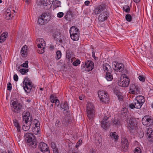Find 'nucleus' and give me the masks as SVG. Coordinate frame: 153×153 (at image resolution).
Here are the masks:
<instances>
[{
	"instance_id": "31",
	"label": "nucleus",
	"mask_w": 153,
	"mask_h": 153,
	"mask_svg": "<svg viewBox=\"0 0 153 153\" xmlns=\"http://www.w3.org/2000/svg\"><path fill=\"white\" fill-rule=\"evenodd\" d=\"M41 17L43 18V19L46 23L49 20L50 17L47 13H43L41 16Z\"/></svg>"
},
{
	"instance_id": "24",
	"label": "nucleus",
	"mask_w": 153,
	"mask_h": 153,
	"mask_svg": "<svg viewBox=\"0 0 153 153\" xmlns=\"http://www.w3.org/2000/svg\"><path fill=\"white\" fill-rule=\"evenodd\" d=\"M13 123L14 126L17 129V131L19 133L20 131L21 127L19 125V123L16 119H14L13 120Z\"/></svg>"
},
{
	"instance_id": "17",
	"label": "nucleus",
	"mask_w": 153,
	"mask_h": 153,
	"mask_svg": "<svg viewBox=\"0 0 153 153\" xmlns=\"http://www.w3.org/2000/svg\"><path fill=\"white\" fill-rule=\"evenodd\" d=\"M122 147L124 151H126L128 147V142L127 140L125 138H123L122 139Z\"/></svg>"
},
{
	"instance_id": "14",
	"label": "nucleus",
	"mask_w": 153,
	"mask_h": 153,
	"mask_svg": "<svg viewBox=\"0 0 153 153\" xmlns=\"http://www.w3.org/2000/svg\"><path fill=\"white\" fill-rule=\"evenodd\" d=\"M38 147L40 150L43 152H46L47 153H50L49 148L45 143L41 142L39 145Z\"/></svg>"
},
{
	"instance_id": "53",
	"label": "nucleus",
	"mask_w": 153,
	"mask_h": 153,
	"mask_svg": "<svg viewBox=\"0 0 153 153\" xmlns=\"http://www.w3.org/2000/svg\"><path fill=\"white\" fill-rule=\"evenodd\" d=\"M80 63V61L79 59H76V60L73 62V65L74 66H77Z\"/></svg>"
},
{
	"instance_id": "60",
	"label": "nucleus",
	"mask_w": 153,
	"mask_h": 153,
	"mask_svg": "<svg viewBox=\"0 0 153 153\" xmlns=\"http://www.w3.org/2000/svg\"><path fill=\"white\" fill-rule=\"evenodd\" d=\"M55 103V105L58 106L59 105L60 103L58 99H55V101L54 102Z\"/></svg>"
},
{
	"instance_id": "12",
	"label": "nucleus",
	"mask_w": 153,
	"mask_h": 153,
	"mask_svg": "<svg viewBox=\"0 0 153 153\" xmlns=\"http://www.w3.org/2000/svg\"><path fill=\"white\" fill-rule=\"evenodd\" d=\"M33 135L30 133H27L25 134L24 138L25 141L27 142L30 143V145H32L33 143Z\"/></svg>"
},
{
	"instance_id": "56",
	"label": "nucleus",
	"mask_w": 153,
	"mask_h": 153,
	"mask_svg": "<svg viewBox=\"0 0 153 153\" xmlns=\"http://www.w3.org/2000/svg\"><path fill=\"white\" fill-rule=\"evenodd\" d=\"M64 15V13L62 12H60L57 14V16L59 18H61L63 17Z\"/></svg>"
},
{
	"instance_id": "7",
	"label": "nucleus",
	"mask_w": 153,
	"mask_h": 153,
	"mask_svg": "<svg viewBox=\"0 0 153 153\" xmlns=\"http://www.w3.org/2000/svg\"><path fill=\"white\" fill-rule=\"evenodd\" d=\"M129 93L131 94L136 95L139 94L140 93L139 86L135 84L130 85Z\"/></svg>"
},
{
	"instance_id": "9",
	"label": "nucleus",
	"mask_w": 153,
	"mask_h": 153,
	"mask_svg": "<svg viewBox=\"0 0 153 153\" xmlns=\"http://www.w3.org/2000/svg\"><path fill=\"white\" fill-rule=\"evenodd\" d=\"M12 105L14 108L13 111L16 113H18L22 108V105L21 103L15 101H13L12 103Z\"/></svg>"
},
{
	"instance_id": "28",
	"label": "nucleus",
	"mask_w": 153,
	"mask_h": 153,
	"mask_svg": "<svg viewBox=\"0 0 153 153\" xmlns=\"http://www.w3.org/2000/svg\"><path fill=\"white\" fill-rule=\"evenodd\" d=\"M111 124L114 126L118 127L120 124V122L119 120L115 119L112 120Z\"/></svg>"
},
{
	"instance_id": "32",
	"label": "nucleus",
	"mask_w": 153,
	"mask_h": 153,
	"mask_svg": "<svg viewBox=\"0 0 153 153\" xmlns=\"http://www.w3.org/2000/svg\"><path fill=\"white\" fill-rule=\"evenodd\" d=\"M23 120H25V123H30V124H31V123L32 122L33 118L32 116L31 115L27 118L26 117L23 119Z\"/></svg>"
},
{
	"instance_id": "5",
	"label": "nucleus",
	"mask_w": 153,
	"mask_h": 153,
	"mask_svg": "<svg viewBox=\"0 0 153 153\" xmlns=\"http://www.w3.org/2000/svg\"><path fill=\"white\" fill-rule=\"evenodd\" d=\"M98 94L102 103H106L109 101L108 96L106 92L103 91H99L98 92Z\"/></svg>"
},
{
	"instance_id": "43",
	"label": "nucleus",
	"mask_w": 153,
	"mask_h": 153,
	"mask_svg": "<svg viewBox=\"0 0 153 153\" xmlns=\"http://www.w3.org/2000/svg\"><path fill=\"white\" fill-rule=\"evenodd\" d=\"M62 53L60 51H58L56 52V58L57 59H59L61 57Z\"/></svg>"
},
{
	"instance_id": "62",
	"label": "nucleus",
	"mask_w": 153,
	"mask_h": 153,
	"mask_svg": "<svg viewBox=\"0 0 153 153\" xmlns=\"http://www.w3.org/2000/svg\"><path fill=\"white\" fill-rule=\"evenodd\" d=\"M50 100L51 102L52 103H54L55 99H54V96L53 95H51L50 97Z\"/></svg>"
},
{
	"instance_id": "26",
	"label": "nucleus",
	"mask_w": 153,
	"mask_h": 153,
	"mask_svg": "<svg viewBox=\"0 0 153 153\" xmlns=\"http://www.w3.org/2000/svg\"><path fill=\"white\" fill-rule=\"evenodd\" d=\"M78 33H79V29L76 28L74 26L72 27L70 30V34H76Z\"/></svg>"
},
{
	"instance_id": "1",
	"label": "nucleus",
	"mask_w": 153,
	"mask_h": 153,
	"mask_svg": "<svg viewBox=\"0 0 153 153\" xmlns=\"http://www.w3.org/2000/svg\"><path fill=\"white\" fill-rule=\"evenodd\" d=\"M135 119L131 117H128L126 120L128 128L130 132L134 133L136 131L137 123Z\"/></svg>"
},
{
	"instance_id": "13",
	"label": "nucleus",
	"mask_w": 153,
	"mask_h": 153,
	"mask_svg": "<svg viewBox=\"0 0 153 153\" xmlns=\"http://www.w3.org/2000/svg\"><path fill=\"white\" fill-rule=\"evenodd\" d=\"M108 16V13L106 10H105L99 15L98 19L100 22H103L106 20Z\"/></svg>"
},
{
	"instance_id": "6",
	"label": "nucleus",
	"mask_w": 153,
	"mask_h": 153,
	"mask_svg": "<svg viewBox=\"0 0 153 153\" xmlns=\"http://www.w3.org/2000/svg\"><path fill=\"white\" fill-rule=\"evenodd\" d=\"M142 121L143 125L149 126H150L152 123L153 119L151 116L149 115H146L142 118Z\"/></svg>"
},
{
	"instance_id": "16",
	"label": "nucleus",
	"mask_w": 153,
	"mask_h": 153,
	"mask_svg": "<svg viewBox=\"0 0 153 153\" xmlns=\"http://www.w3.org/2000/svg\"><path fill=\"white\" fill-rule=\"evenodd\" d=\"M108 119V118L107 117L105 116L103 120L101 121V127L105 130L107 129L110 126V123Z\"/></svg>"
},
{
	"instance_id": "25",
	"label": "nucleus",
	"mask_w": 153,
	"mask_h": 153,
	"mask_svg": "<svg viewBox=\"0 0 153 153\" xmlns=\"http://www.w3.org/2000/svg\"><path fill=\"white\" fill-rule=\"evenodd\" d=\"M27 47L25 45L23 46L21 50V53L23 57H25L26 55L27 52Z\"/></svg>"
},
{
	"instance_id": "51",
	"label": "nucleus",
	"mask_w": 153,
	"mask_h": 153,
	"mask_svg": "<svg viewBox=\"0 0 153 153\" xmlns=\"http://www.w3.org/2000/svg\"><path fill=\"white\" fill-rule=\"evenodd\" d=\"M28 61L26 60L25 61V62L21 65L22 67L24 68H27L28 67Z\"/></svg>"
},
{
	"instance_id": "42",
	"label": "nucleus",
	"mask_w": 153,
	"mask_h": 153,
	"mask_svg": "<svg viewBox=\"0 0 153 153\" xmlns=\"http://www.w3.org/2000/svg\"><path fill=\"white\" fill-rule=\"evenodd\" d=\"M38 22L39 24L41 25H45L46 23L43 19V18H42L41 16L40 18L39 19Z\"/></svg>"
},
{
	"instance_id": "41",
	"label": "nucleus",
	"mask_w": 153,
	"mask_h": 153,
	"mask_svg": "<svg viewBox=\"0 0 153 153\" xmlns=\"http://www.w3.org/2000/svg\"><path fill=\"white\" fill-rule=\"evenodd\" d=\"M22 115L23 119L26 117L27 118L28 117L31 115L30 114V113L29 112L26 111L24 112L23 113Z\"/></svg>"
},
{
	"instance_id": "3",
	"label": "nucleus",
	"mask_w": 153,
	"mask_h": 153,
	"mask_svg": "<svg viewBox=\"0 0 153 153\" xmlns=\"http://www.w3.org/2000/svg\"><path fill=\"white\" fill-rule=\"evenodd\" d=\"M32 86L31 80L27 77H25L23 81V88L25 91L27 93H29Z\"/></svg>"
},
{
	"instance_id": "22",
	"label": "nucleus",
	"mask_w": 153,
	"mask_h": 153,
	"mask_svg": "<svg viewBox=\"0 0 153 153\" xmlns=\"http://www.w3.org/2000/svg\"><path fill=\"white\" fill-rule=\"evenodd\" d=\"M8 33L7 32H5L2 33L0 36V43H2L6 39L8 36Z\"/></svg>"
},
{
	"instance_id": "21",
	"label": "nucleus",
	"mask_w": 153,
	"mask_h": 153,
	"mask_svg": "<svg viewBox=\"0 0 153 153\" xmlns=\"http://www.w3.org/2000/svg\"><path fill=\"white\" fill-rule=\"evenodd\" d=\"M103 68L105 72L112 71L111 66L107 63L104 64L103 66Z\"/></svg>"
},
{
	"instance_id": "44",
	"label": "nucleus",
	"mask_w": 153,
	"mask_h": 153,
	"mask_svg": "<svg viewBox=\"0 0 153 153\" xmlns=\"http://www.w3.org/2000/svg\"><path fill=\"white\" fill-rule=\"evenodd\" d=\"M28 71V69L27 68H22L19 70L20 72L22 74H24Z\"/></svg>"
},
{
	"instance_id": "63",
	"label": "nucleus",
	"mask_w": 153,
	"mask_h": 153,
	"mask_svg": "<svg viewBox=\"0 0 153 153\" xmlns=\"http://www.w3.org/2000/svg\"><path fill=\"white\" fill-rule=\"evenodd\" d=\"M118 100L120 101H122V100L123 97L121 95V94L117 96Z\"/></svg>"
},
{
	"instance_id": "38",
	"label": "nucleus",
	"mask_w": 153,
	"mask_h": 153,
	"mask_svg": "<svg viewBox=\"0 0 153 153\" xmlns=\"http://www.w3.org/2000/svg\"><path fill=\"white\" fill-rule=\"evenodd\" d=\"M146 136H149L150 134H152V133H153L152 129L150 128H148L146 131Z\"/></svg>"
},
{
	"instance_id": "54",
	"label": "nucleus",
	"mask_w": 153,
	"mask_h": 153,
	"mask_svg": "<svg viewBox=\"0 0 153 153\" xmlns=\"http://www.w3.org/2000/svg\"><path fill=\"white\" fill-rule=\"evenodd\" d=\"M82 143V141L81 140H79L78 141L76 145V147L78 148L79 146L81 145Z\"/></svg>"
},
{
	"instance_id": "55",
	"label": "nucleus",
	"mask_w": 153,
	"mask_h": 153,
	"mask_svg": "<svg viewBox=\"0 0 153 153\" xmlns=\"http://www.w3.org/2000/svg\"><path fill=\"white\" fill-rule=\"evenodd\" d=\"M149 141H153V133H152V134H150L149 136H147Z\"/></svg>"
},
{
	"instance_id": "57",
	"label": "nucleus",
	"mask_w": 153,
	"mask_h": 153,
	"mask_svg": "<svg viewBox=\"0 0 153 153\" xmlns=\"http://www.w3.org/2000/svg\"><path fill=\"white\" fill-rule=\"evenodd\" d=\"M7 89L8 90L10 91L12 89L11 84L9 82L7 84Z\"/></svg>"
},
{
	"instance_id": "33",
	"label": "nucleus",
	"mask_w": 153,
	"mask_h": 153,
	"mask_svg": "<svg viewBox=\"0 0 153 153\" xmlns=\"http://www.w3.org/2000/svg\"><path fill=\"white\" fill-rule=\"evenodd\" d=\"M53 6L55 8L61 7V2L60 1L55 0L53 1Z\"/></svg>"
},
{
	"instance_id": "34",
	"label": "nucleus",
	"mask_w": 153,
	"mask_h": 153,
	"mask_svg": "<svg viewBox=\"0 0 153 153\" xmlns=\"http://www.w3.org/2000/svg\"><path fill=\"white\" fill-rule=\"evenodd\" d=\"M128 113V109L126 107H123L121 111V114L123 116L126 117Z\"/></svg>"
},
{
	"instance_id": "46",
	"label": "nucleus",
	"mask_w": 153,
	"mask_h": 153,
	"mask_svg": "<svg viewBox=\"0 0 153 153\" xmlns=\"http://www.w3.org/2000/svg\"><path fill=\"white\" fill-rule=\"evenodd\" d=\"M123 10L126 12L127 13L129 12L130 11V8L127 5H125L123 6Z\"/></svg>"
},
{
	"instance_id": "30",
	"label": "nucleus",
	"mask_w": 153,
	"mask_h": 153,
	"mask_svg": "<svg viewBox=\"0 0 153 153\" xmlns=\"http://www.w3.org/2000/svg\"><path fill=\"white\" fill-rule=\"evenodd\" d=\"M31 125L30 123H25L22 127V129L25 131L28 130L30 129Z\"/></svg>"
},
{
	"instance_id": "11",
	"label": "nucleus",
	"mask_w": 153,
	"mask_h": 153,
	"mask_svg": "<svg viewBox=\"0 0 153 153\" xmlns=\"http://www.w3.org/2000/svg\"><path fill=\"white\" fill-rule=\"evenodd\" d=\"M105 5L102 4L96 7L94 10V13L96 15L100 14L103 11L105 10Z\"/></svg>"
},
{
	"instance_id": "23",
	"label": "nucleus",
	"mask_w": 153,
	"mask_h": 153,
	"mask_svg": "<svg viewBox=\"0 0 153 153\" xmlns=\"http://www.w3.org/2000/svg\"><path fill=\"white\" fill-rule=\"evenodd\" d=\"M112 71L106 72L105 78L108 81H111L113 79Z\"/></svg>"
},
{
	"instance_id": "27",
	"label": "nucleus",
	"mask_w": 153,
	"mask_h": 153,
	"mask_svg": "<svg viewBox=\"0 0 153 153\" xmlns=\"http://www.w3.org/2000/svg\"><path fill=\"white\" fill-rule=\"evenodd\" d=\"M135 100L140 102L141 104L143 105L145 102V100L143 96H138L136 97Z\"/></svg>"
},
{
	"instance_id": "47",
	"label": "nucleus",
	"mask_w": 153,
	"mask_h": 153,
	"mask_svg": "<svg viewBox=\"0 0 153 153\" xmlns=\"http://www.w3.org/2000/svg\"><path fill=\"white\" fill-rule=\"evenodd\" d=\"M138 137L140 138H141L143 137L144 136V133L142 130H140L139 131H138Z\"/></svg>"
},
{
	"instance_id": "40",
	"label": "nucleus",
	"mask_w": 153,
	"mask_h": 153,
	"mask_svg": "<svg viewBox=\"0 0 153 153\" xmlns=\"http://www.w3.org/2000/svg\"><path fill=\"white\" fill-rule=\"evenodd\" d=\"M72 52L70 50H68L66 52V57L68 59H70L72 56Z\"/></svg>"
},
{
	"instance_id": "15",
	"label": "nucleus",
	"mask_w": 153,
	"mask_h": 153,
	"mask_svg": "<svg viewBox=\"0 0 153 153\" xmlns=\"http://www.w3.org/2000/svg\"><path fill=\"white\" fill-rule=\"evenodd\" d=\"M94 66V63L91 61H87L84 66L85 70L87 71H91L93 69Z\"/></svg>"
},
{
	"instance_id": "61",
	"label": "nucleus",
	"mask_w": 153,
	"mask_h": 153,
	"mask_svg": "<svg viewBox=\"0 0 153 153\" xmlns=\"http://www.w3.org/2000/svg\"><path fill=\"white\" fill-rule=\"evenodd\" d=\"M13 79L16 81H17L18 80V77L16 74H14L13 76Z\"/></svg>"
},
{
	"instance_id": "2",
	"label": "nucleus",
	"mask_w": 153,
	"mask_h": 153,
	"mask_svg": "<svg viewBox=\"0 0 153 153\" xmlns=\"http://www.w3.org/2000/svg\"><path fill=\"white\" fill-rule=\"evenodd\" d=\"M87 115L89 120L92 121L95 116L94 107L91 102L88 103L87 105Z\"/></svg>"
},
{
	"instance_id": "8",
	"label": "nucleus",
	"mask_w": 153,
	"mask_h": 153,
	"mask_svg": "<svg viewBox=\"0 0 153 153\" xmlns=\"http://www.w3.org/2000/svg\"><path fill=\"white\" fill-rule=\"evenodd\" d=\"M39 44H38L37 46L38 49L37 50L38 53L40 54H42L45 52V44L43 40L41 39L39 40Z\"/></svg>"
},
{
	"instance_id": "10",
	"label": "nucleus",
	"mask_w": 153,
	"mask_h": 153,
	"mask_svg": "<svg viewBox=\"0 0 153 153\" xmlns=\"http://www.w3.org/2000/svg\"><path fill=\"white\" fill-rule=\"evenodd\" d=\"M113 65H114L113 67L114 69L117 71V72H120L123 70L124 68V66L122 63H119L116 62L113 63Z\"/></svg>"
},
{
	"instance_id": "4",
	"label": "nucleus",
	"mask_w": 153,
	"mask_h": 153,
	"mask_svg": "<svg viewBox=\"0 0 153 153\" xmlns=\"http://www.w3.org/2000/svg\"><path fill=\"white\" fill-rule=\"evenodd\" d=\"M129 79L127 76L126 75H123L118 82V85L121 87H127L129 85Z\"/></svg>"
},
{
	"instance_id": "58",
	"label": "nucleus",
	"mask_w": 153,
	"mask_h": 153,
	"mask_svg": "<svg viewBox=\"0 0 153 153\" xmlns=\"http://www.w3.org/2000/svg\"><path fill=\"white\" fill-rule=\"evenodd\" d=\"M114 94H116L117 96H118V95H119L121 94L120 93L118 90H115V89H114Z\"/></svg>"
},
{
	"instance_id": "19",
	"label": "nucleus",
	"mask_w": 153,
	"mask_h": 153,
	"mask_svg": "<svg viewBox=\"0 0 153 153\" xmlns=\"http://www.w3.org/2000/svg\"><path fill=\"white\" fill-rule=\"evenodd\" d=\"M61 108L64 109L63 111L64 113H66L68 112L69 107L67 102H64L61 104Z\"/></svg>"
},
{
	"instance_id": "50",
	"label": "nucleus",
	"mask_w": 153,
	"mask_h": 153,
	"mask_svg": "<svg viewBox=\"0 0 153 153\" xmlns=\"http://www.w3.org/2000/svg\"><path fill=\"white\" fill-rule=\"evenodd\" d=\"M134 153H141L140 149L138 147L136 148L134 150Z\"/></svg>"
},
{
	"instance_id": "52",
	"label": "nucleus",
	"mask_w": 153,
	"mask_h": 153,
	"mask_svg": "<svg viewBox=\"0 0 153 153\" xmlns=\"http://www.w3.org/2000/svg\"><path fill=\"white\" fill-rule=\"evenodd\" d=\"M138 78L139 80L142 82H144L145 81V79L143 75H140L138 77Z\"/></svg>"
},
{
	"instance_id": "48",
	"label": "nucleus",
	"mask_w": 153,
	"mask_h": 153,
	"mask_svg": "<svg viewBox=\"0 0 153 153\" xmlns=\"http://www.w3.org/2000/svg\"><path fill=\"white\" fill-rule=\"evenodd\" d=\"M126 19L127 21L130 22L131 21L132 17L130 14H128L126 16Z\"/></svg>"
},
{
	"instance_id": "59",
	"label": "nucleus",
	"mask_w": 153,
	"mask_h": 153,
	"mask_svg": "<svg viewBox=\"0 0 153 153\" xmlns=\"http://www.w3.org/2000/svg\"><path fill=\"white\" fill-rule=\"evenodd\" d=\"M129 107L131 109H133L135 108L134 103H131L129 105Z\"/></svg>"
},
{
	"instance_id": "35",
	"label": "nucleus",
	"mask_w": 153,
	"mask_h": 153,
	"mask_svg": "<svg viewBox=\"0 0 153 153\" xmlns=\"http://www.w3.org/2000/svg\"><path fill=\"white\" fill-rule=\"evenodd\" d=\"M110 135L111 138L114 139L115 140H117L118 139V136L117 134L115 132H111Z\"/></svg>"
},
{
	"instance_id": "49",
	"label": "nucleus",
	"mask_w": 153,
	"mask_h": 153,
	"mask_svg": "<svg viewBox=\"0 0 153 153\" xmlns=\"http://www.w3.org/2000/svg\"><path fill=\"white\" fill-rule=\"evenodd\" d=\"M10 12V10H8V11H7L6 13V16H7V19H10L11 17V14Z\"/></svg>"
},
{
	"instance_id": "64",
	"label": "nucleus",
	"mask_w": 153,
	"mask_h": 153,
	"mask_svg": "<svg viewBox=\"0 0 153 153\" xmlns=\"http://www.w3.org/2000/svg\"><path fill=\"white\" fill-rule=\"evenodd\" d=\"M58 149L56 148L53 149V153H59L58 151Z\"/></svg>"
},
{
	"instance_id": "45",
	"label": "nucleus",
	"mask_w": 153,
	"mask_h": 153,
	"mask_svg": "<svg viewBox=\"0 0 153 153\" xmlns=\"http://www.w3.org/2000/svg\"><path fill=\"white\" fill-rule=\"evenodd\" d=\"M55 126L57 127L60 128L61 126V123L59 120L57 119L55 122Z\"/></svg>"
},
{
	"instance_id": "18",
	"label": "nucleus",
	"mask_w": 153,
	"mask_h": 153,
	"mask_svg": "<svg viewBox=\"0 0 153 153\" xmlns=\"http://www.w3.org/2000/svg\"><path fill=\"white\" fill-rule=\"evenodd\" d=\"M33 124L35 125L36 128H34V129L36 130L35 131H33L34 133L36 134H38L40 130V129L38 128L39 127V123L37 120L34 119L33 121Z\"/></svg>"
},
{
	"instance_id": "20",
	"label": "nucleus",
	"mask_w": 153,
	"mask_h": 153,
	"mask_svg": "<svg viewBox=\"0 0 153 153\" xmlns=\"http://www.w3.org/2000/svg\"><path fill=\"white\" fill-rule=\"evenodd\" d=\"M73 17V14L72 11L69 9L67 11L66 15L64 16L65 19L67 20L70 21Z\"/></svg>"
},
{
	"instance_id": "39",
	"label": "nucleus",
	"mask_w": 153,
	"mask_h": 153,
	"mask_svg": "<svg viewBox=\"0 0 153 153\" xmlns=\"http://www.w3.org/2000/svg\"><path fill=\"white\" fill-rule=\"evenodd\" d=\"M68 153H80L77 149L74 148H71L70 149L68 152Z\"/></svg>"
},
{
	"instance_id": "37",
	"label": "nucleus",
	"mask_w": 153,
	"mask_h": 153,
	"mask_svg": "<svg viewBox=\"0 0 153 153\" xmlns=\"http://www.w3.org/2000/svg\"><path fill=\"white\" fill-rule=\"evenodd\" d=\"M49 0H39L40 5H43L44 6H46L48 3V1Z\"/></svg>"
},
{
	"instance_id": "36",
	"label": "nucleus",
	"mask_w": 153,
	"mask_h": 153,
	"mask_svg": "<svg viewBox=\"0 0 153 153\" xmlns=\"http://www.w3.org/2000/svg\"><path fill=\"white\" fill-rule=\"evenodd\" d=\"M134 103L135 106V108L137 109H140L143 105L141 104L140 102L135 100L134 101Z\"/></svg>"
},
{
	"instance_id": "29",
	"label": "nucleus",
	"mask_w": 153,
	"mask_h": 153,
	"mask_svg": "<svg viewBox=\"0 0 153 153\" xmlns=\"http://www.w3.org/2000/svg\"><path fill=\"white\" fill-rule=\"evenodd\" d=\"M70 35L71 39L73 40L77 41L79 39V33H78L76 34H70Z\"/></svg>"
}]
</instances>
